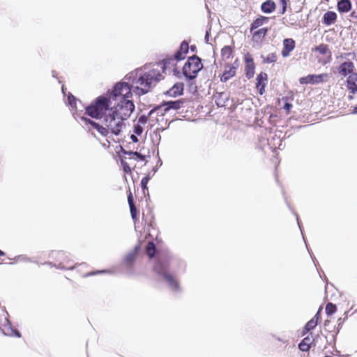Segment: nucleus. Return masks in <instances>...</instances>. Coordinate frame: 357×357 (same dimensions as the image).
Returning <instances> with one entry per match:
<instances>
[{
	"label": "nucleus",
	"instance_id": "obj_1",
	"mask_svg": "<svg viewBox=\"0 0 357 357\" xmlns=\"http://www.w3.org/2000/svg\"><path fill=\"white\" fill-rule=\"evenodd\" d=\"M109 103L107 97L99 96L96 101L86 108V113L92 118L102 119L100 125L89 119L82 117L83 127L89 130H96L100 135L106 137L111 132L119 135L126 128V121L135 109V105L127 102L124 107Z\"/></svg>",
	"mask_w": 357,
	"mask_h": 357
},
{
	"label": "nucleus",
	"instance_id": "obj_2",
	"mask_svg": "<svg viewBox=\"0 0 357 357\" xmlns=\"http://www.w3.org/2000/svg\"><path fill=\"white\" fill-rule=\"evenodd\" d=\"M167 63L165 61L162 66L157 65V66L162 69L164 72ZM145 69L137 68L125 77V80L131 82L133 93L138 96L149 92L151 88L163 77L158 68H152L149 71H146Z\"/></svg>",
	"mask_w": 357,
	"mask_h": 357
},
{
	"label": "nucleus",
	"instance_id": "obj_3",
	"mask_svg": "<svg viewBox=\"0 0 357 357\" xmlns=\"http://www.w3.org/2000/svg\"><path fill=\"white\" fill-rule=\"evenodd\" d=\"M131 82L128 80H123L115 84L112 92L109 95L107 100L109 104L112 105L114 101V105L124 107L127 102L134 105L133 101L131 100L132 96V86Z\"/></svg>",
	"mask_w": 357,
	"mask_h": 357
},
{
	"label": "nucleus",
	"instance_id": "obj_4",
	"mask_svg": "<svg viewBox=\"0 0 357 357\" xmlns=\"http://www.w3.org/2000/svg\"><path fill=\"white\" fill-rule=\"evenodd\" d=\"M154 270L158 274L163 277L172 291L179 289L178 281L168 272L169 262L167 260H158L154 266Z\"/></svg>",
	"mask_w": 357,
	"mask_h": 357
},
{
	"label": "nucleus",
	"instance_id": "obj_5",
	"mask_svg": "<svg viewBox=\"0 0 357 357\" xmlns=\"http://www.w3.org/2000/svg\"><path fill=\"white\" fill-rule=\"evenodd\" d=\"M203 68L201 59L196 55L188 58L183 68V73L189 79L195 78Z\"/></svg>",
	"mask_w": 357,
	"mask_h": 357
},
{
	"label": "nucleus",
	"instance_id": "obj_6",
	"mask_svg": "<svg viewBox=\"0 0 357 357\" xmlns=\"http://www.w3.org/2000/svg\"><path fill=\"white\" fill-rule=\"evenodd\" d=\"M328 78L329 75L327 73H322L319 75H309L307 76L300 78L299 82L302 84H318L327 82Z\"/></svg>",
	"mask_w": 357,
	"mask_h": 357
},
{
	"label": "nucleus",
	"instance_id": "obj_7",
	"mask_svg": "<svg viewBox=\"0 0 357 357\" xmlns=\"http://www.w3.org/2000/svg\"><path fill=\"white\" fill-rule=\"evenodd\" d=\"M1 328L3 335L6 336H15L17 337H21L20 333L17 329L13 328L8 318L4 319L3 322L1 324Z\"/></svg>",
	"mask_w": 357,
	"mask_h": 357
},
{
	"label": "nucleus",
	"instance_id": "obj_8",
	"mask_svg": "<svg viewBox=\"0 0 357 357\" xmlns=\"http://www.w3.org/2000/svg\"><path fill=\"white\" fill-rule=\"evenodd\" d=\"M245 61L246 76L248 79H250L253 77L255 68L253 59L250 54L245 55Z\"/></svg>",
	"mask_w": 357,
	"mask_h": 357
},
{
	"label": "nucleus",
	"instance_id": "obj_9",
	"mask_svg": "<svg viewBox=\"0 0 357 357\" xmlns=\"http://www.w3.org/2000/svg\"><path fill=\"white\" fill-rule=\"evenodd\" d=\"M354 68L355 67L353 62L345 61L338 68V73H340V75L346 77L349 74L351 75L352 73H354Z\"/></svg>",
	"mask_w": 357,
	"mask_h": 357
},
{
	"label": "nucleus",
	"instance_id": "obj_10",
	"mask_svg": "<svg viewBox=\"0 0 357 357\" xmlns=\"http://www.w3.org/2000/svg\"><path fill=\"white\" fill-rule=\"evenodd\" d=\"M295 47V41L292 38H286L283 40V49L282 50V55L283 57H287L290 52Z\"/></svg>",
	"mask_w": 357,
	"mask_h": 357
},
{
	"label": "nucleus",
	"instance_id": "obj_11",
	"mask_svg": "<svg viewBox=\"0 0 357 357\" xmlns=\"http://www.w3.org/2000/svg\"><path fill=\"white\" fill-rule=\"evenodd\" d=\"M267 81V74L265 73H261L257 78V88L258 89L259 93L262 95L265 90V86Z\"/></svg>",
	"mask_w": 357,
	"mask_h": 357
},
{
	"label": "nucleus",
	"instance_id": "obj_12",
	"mask_svg": "<svg viewBox=\"0 0 357 357\" xmlns=\"http://www.w3.org/2000/svg\"><path fill=\"white\" fill-rule=\"evenodd\" d=\"M347 88L351 93L357 91V73L349 75L347 79Z\"/></svg>",
	"mask_w": 357,
	"mask_h": 357
},
{
	"label": "nucleus",
	"instance_id": "obj_13",
	"mask_svg": "<svg viewBox=\"0 0 357 357\" xmlns=\"http://www.w3.org/2000/svg\"><path fill=\"white\" fill-rule=\"evenodd\" d=\"M188 43L185 41L181 43L178 51L175 54L177 60H182L185 58V54L188 52Z\"/></svg>",
	"mask_w": 357,
	"mask_h": 357
},
{
	"label": "nucleus",
	"instance_id": "obj_14",
	"mask_svg": "<svg viewBox=\"0 0 357 357\" xmlns=\"http://www.w3.org/2000/svg\"><path fill=\"white\" fill-rule=\"evenodd\" d=\"M183 91V84L182 83H176L167 91V94L169 96L176 97L182 94Z\"/></svg>",
	"mask_w": 357,
	"mask_h": 357
},
{
	"label": "nucleus",
	"instance_id": "obj_15",
	"mask_svg": "<svg viewBox=\"0 0 357 357\" xmlns=\"http://www.w3.org/2000/svg\"><path fill=\"white\" fill-rule=\"evenodd\" d=\"M183 104V101L182 100H178L175 101H167L164 103V106H165V111L168 112L170 109H180Z\"/></svg>",
	"mask_w": 357,
	"mask_h": 357
},
{
	"label": "nucleus",
	"instance_id": "obj_16",
	"mask_svg": "<svg viewBox=\"0 0 357 357\" xmlns=\"http://www.w3.org/2000/svg\"><path fill=\"white\" fill-rule=\"evenodd\" d=\"M236 74V68L227 66L225 70L220 79L223 82H226L229 79L234 77Z\"/></svg>",
	"mask_w": 357,
	"mask_h": 357
},
{
	"label": "nucleus",
	"instance_id": "obj_17",
	"mask_svg": "<svg viewBox=\"0 0 357 357\" xmlns=\"http://www.w3.org/2000/svg\"><path fill=\"white\" fill-rule=\"evenodd\" d=\"M351 8L350 0H340L337 3V10L341 13H347Z\"/></svg>",
	"mask_w": 357,
	"mask_h": 357
},
{
	"label": "nucleus",
	"instance_id": "obj_18",
	"mask_svg": "<svg viewBox=\"0 0 357 357\" xmlns=\"http://www.w3.org/2000/svg\"><path fill=\"white\" fill-rule=\"evenodd\" d=\"M337 18V15L335 12L328 11L324 15L323 22L326 25H331L333 24Z\"/></svg>",
	"mask_w": 357,
	"mask_h": 357
},
{
	"label": "nucleus",
	"instance_id": "obj_19",
	"mask_svg": "<svg viewBox=\"0 0 357 357\" xmlns=\"http://www.w3.org/2000/svg\"><path fill=\"white\" fill-rule=\"evenodd\" d=\"M261 9L264 13H271L275 9V4L273 1L268 0L261 4Z\"/></svg>",
	"mask_w": 357,
	"mask_h": 357
},
{
	"label": "nucleus",
	"instance_id": "obj_20",
	"mask_svg": "<svg viewBox=\"0 0 357 357\" xmlns=\"http://www.w3.org/2000/svg\"><path fill=\"white\" fill-rule=\"evenodd\" d=\"M267 29L266 28H261L253 33L252 35V39L255 42H259L261 41L264 36L266 35L267 33Z\"/></svg>",
	"mask_w": 357,
	"mask_h": 357
},
{
	"label": "nucleus",
	"instance_id": "obj_21",
	"mask_svg": "<svg viewBox=\"0 0 357 357\" xmlns=\"http://www.w3.org/2000/svg\"><path fill=\"white\" fill-rule=\"evenodd\" d=\"M268 17H261L256 19L251 24L250 31H253L255 29L263 25L265 22H268Z\"/></svg>",
	"mask_w": 357,
	"mask_h": 357
},
{
	"label": "nucleus",
	"instance_id": "obj_22",
	"mask_svg": "<svg viewBox=\"0 0 357 357\" xmlns=\"http://www.w3.org/2000/svg\"><path fill=\"white\" fill-rule=\"evenodd\" d=\"M137 247L135 248L134 250H132L126 255L124 258V261L127 265H131L135 260L137 256Z\"/></svg>",
	"mask_w": 357,
	"mask_h": 357
},
{
	"label": "nucleus",
	"instance_id": "obj_23",
	"mask_svg": "<svg viewBox=\"0 0 357 357\" xmlns=\"http://www.w3.org/2000/svg\"><path fill=\"white\" fill-rule=\"evenodd\" d=\"M312 340L309 337H305L301 342L298 344V348L303 351H307L310 348Z\"/></svg>",
	"mask_w": 357,
	"mask_h": 357
},
{
	"label": "nucleus",
	"instance_id": "obj_24",
	"mask_svg": "<svg viewBox=\"0 0 357 357\" xmlns=\"http://www.w3.org/2000/svg\"><path fill=\"white\" fill-rule=\"evenodd\" d=\"M317 325V320H315L314 318L310 319L305 326L304 331L308 332L316 327Z\"/></svg>",
	"mask_w": 357,
	"mask_h": 357
},
{
	"label": "nucleus",
	"instance_id": "obj_25",
	"mask_svg": "<svg viewBox=\"0 0 357 357\" xmlns=\"http://www.w3.org/2000/svg\"><path fill=\"white\" fill-rule=\"evenodd\" d=\"M278 59V56L275 53L269 54L266 57L264 58V62L271 63H275Z\"/></svg>",
	"mask_w": 357,
	"mask_h": 357
},
{
	"label": "nucleus",
	"instance_id": "obj_26",
	"mask_svg": "<svg viewBox=\"0 0 357 357\" xmlns=\"http://www.w3.org/2000/svg\"><path fill=\"white\" fill-rule=\"evenodd\" d=\"M146 253L150 257H153L155 255V245L152 242H149L146 246Z\"/></svg>",
	"mask_w": 357,
	"mask_h": 357
},
{
	"label": "nucleus",
	"instance_id": "obj_27",
	"mask_svg": "<svg viewBox=\"0 0 357 357\" xmlns=\"http://www.w3.org/2000/svg\"><path fill=\"white\" fill-rule=\"evenodd\" d=\"M336 309L335 305L328 303L326 306V312L328 315H331L335 312Z\"/></svg>",
	"mask_w": 357,
	"mask_h": 357
},
{
	"label": "nucleus",
	"instance_id": "obj_28",
	"mask_svg": "<svg viewBox=\"0 0 357 357\" xmlns=\"http://www.w3.org/2000/svg\"><path fill=\"white\" fill-rule=\"evenodd\" d=\"M68 104L71 106L72 108H75V109H77V100L76 98L72 95L70 94L68 97Z\"/></svg>",
	"mask_w": 357,
	"mask_h": 357
},
{
	"label": "nucleus",
	"instance_id": "obj_29",
	"mask_svg": "<svg viewBox=\"0 0 357 357\" xmlns=\"http://www.w3.org/2000/svg\"><path fill=\"white\" fill-rule=\"evenodd\" d=\"M328 47L326 45H320L316 47V51L319 52L321 54H326L328 52Z\"/></svg>",
	"mask_w": 357,
	"mask_h": 357
},
{
	"label": "nucleus",
	"instance_id": "obj_30",
	"mask_svg": "<svg viewBox=\"0 0 357 357\" xmlns=\"http://www.w3.org/2000/svg\"><path fill=\"white\" fill-rule=\"evenodd\" d=\"M151 179V176L149 174H148L146 176L144 177L141 181V186L144 191L145 190H147V184Z\"/></svg>",
	"mask_w": 357,
	"mask_h": 357
},
{
	"label": "nucleus",
	"instance_id": "obj_31",
	"mask_svg": "<svg viewBox=\"0 0 357 357\" xmlns=\"http://www.w3.org/2000/svg\"><path fill=\"white\" fill-rule=\"evenodd\" d=\"M222 54L223 56L229 58L231 54V49L229 46H225L222 49Z\"/></svg>",
	"mask_w": 357,
	"mask_h": 357
},
{
	"label": "nucleus",
	"instance_id": "obj_32",
	"mask_svg": "<svg viewBox=\"0 0 357 357\" xmlns=\"http://www.w3.org/2000/svg\"><path fill=\"white\" fill-rule=\"evenodd\" d=\"M134 132L137 135H140L142 132H143V128H142V126L140 125V124H135L134 125Z\"/></svg>",
	"mask_w": 357,
	"mask_h": 357
},
{
	"label": "nucleus",
	"instance_id": "obj_33",
	"mask_svg": "<svg viewBox=\"0 0 357 357\" xmlns=\"http://www.w3.org/2000/svg\"><path fill=\"white\" fill-rule=\"evenodd\" d=\"M126 153L130 155H133L136 156L137 158L140 160H144L145 158H146L145 155H142L141 153H139L138 152H132V151H130V152H126Z\"/></svg>",
	"mask_w": 357,
	"mask_h": 357
},
{
	"label": "nucleus",
	"instance_id": "obj_34",
	"mask_svg": "<svg viewBox=\"0 0 357 357\" xmlns=\"http://www.w3.org/2000/svg\"><path fill=\"white\" fill-rule=\"evenodd\" d=\"M148 121V116L145 115H142L139 117L137 123L142 126L145 125Z\"/></svg>",
	"mask_w": 357,
	"mask_h": 357
},
{
	"label": "nucleus",
	"instance_id": "obj_35",
	"mask_svg": "<svg viewBox=\"0 0 357 357\" xmlns=\"http://www.w3.org/2000/svg\"><path fill=\"white\" fill-rule=\"evenodd\" d=\"M16 260L20 261H24V262H31V260L30 258L26 257V255H19L16 257Z\"/></svg>",
	"mask_w": 357,
	"mask_h": 357
},
{
	"label": "nucleus",
	"instance_id": "obj_36",
	"mask_svg": "<svg viewBox=\"0 0 357 357\" xmlns=\"http://www.w3.org/2000/svg\"><path fill=\"white\" fill-rule=\"evenodd\" d=\"M130 209L131 216L133 219H135L137 215V209L135 206H130Z\"/></svg>",
	"mask_w": 357,
	"mask_h": 357
},
{
	"label": "nucleus",
	"instance_id": "obj_37",
	"mask_svg": "<svg viewBox=\"0 0 357 357\" xmlns=\"http://www.w3.org/2000/svg\"><path fill=\"white\" fill-rule=\"evenodd\" d=\"M128 201L129 206H135L131 194H130V195L128 196Z\"/></svg>",
	"mask_w": 357,
	"mask_h": 357
},
{
	"label": "nucleus",
	"instance_id": "obj_38",
	"mask_svg": "<svg viewBox=\"0 0 357 357\" xmlns=\"http://www.w3.org/2000/svg\"><path fill=\"white\" fill-rule=\"evenodd\" d=\"M281 2H282V13H284L286 10V8H287V0H280Z\"/></svg>",
	"mask_w": 357,
	"mask_h": 357
},
{
	"label": "nucleus",
	"instance_id": "obj_39",
	"mask_svg": "<svg viewBox=\"0 0 357 357\" xmlns=\"http://www.w3.org/2000/svg\"><path fill=\"white\" fill-rule=\"evenodd\" d=\"M59 268H61V269H69V270H73V269L74 268V267H73V266L66 267V266H64L62 264V263H60V264H59Z\"/></svg>",
	"mask_w": 357,
	"mask_h": 357
},
{
	"label": "nucleus",
	"instance_id": "obj_40",
	"mask_svg": "<svg viewBox=\"0 0 357 357\" xmlns=\"http://www.w3.org/2000/svg\"><path fill=\"white\" fill-rule=\"evenodd\" d=\"M291 107H292V105L290 103H286L284 106V109L288 112L291 109Z\"/></svg>",
	"mask_w": 357,
	"mask_h": 357
},
{
	"label": "nucleus",
	"instance_id": "obj_41",
	"mask_svg": "<svg viewBox=\"0 0 357 357\" xmlns=\"http://www.w3.org/2000/svg\"><path fill=\"white\" fill-rule=\"evenodd\" d=\"M106 271H98V272H92V273H89L86 274L87 276H90V275H96V274H98V273H105Z\"/></svg>",
	"mask_w": 357,
	"mask_h": 357
},
{
	"label": "nucleus",
	"instance_id": "obj_42",
	"mask_svg": "<svg viewBox=\"0 0 357 357\" xmlns=\"http://www.w3.org/2000/svg\"><path fill=\"white\" fill-rule=\"evenodd\" d=\"M130 139H132V141L133 142H138V138L137 137V136H135V135H132L130 136Z\"/></svg>",
	"mask_w": 357,
	"mask_h": 357
},
{
	"label": "nucleus",
	"instance_id": "obj_43",
	"mask_svg": "<svg viewBox=\"0 0 357 357\" xmlns=\"http://www.w3.org/2000/svg\"><path fill=\"white\" fill-rule=\"evenodd\" d=\"M123 167H124V170L128 172H130V168L127 165H123Z\"/></svg>",
	"mask_w": 357,
	"mask_h": 357
},
{
	"label": "nucleus",
	"instance_id": "obj_44",
	"mask_svg": "<svg viewBox=\"0 0 357 357\" xmlns=\"http://www.w3.org/2000/svg\"><path fill=\"white\" fill-rule=\"evenodd\" d=\"M319 311L320 310L318 311V312L315 314V316L314 317V319L315 320H317L318 321V319H319Z\"/></svg>",
	"mask_w": 357,
	"mask_h": 357
},
{
	"label": "nucleus",
	"instance_id": "obj_45",
	"mask_svg": "<svg viewBox=\"0 0 357 357\" xmlns=\"http://www.w3.org/2000/svg\"><path fill=\"white\" fill-rule=\"evenodd\" d=\"M296 215V220H297L298 227L301 229V224H300V222H299L298 216V215Z\"/></svg>",
	"mask_w": 357,
	"mask_h": 357
},
{
	"label": "nucleus",
	"instance_id": "obj_46",
	"mask_svg": "<svg viewBox=\"0 0 357 357\" xmlns=\"http://www.w3.org/2000/svg\"><path fill=\"white\" fill-rule=\"evenodd\" d=\"M337 321H338V326H340L342 324V319H339Z\"/></svg>",
	"mask_w": 357,
	"mask_h": 357
},
{
	"label": "nucleus",
	"instance_id": "obj_47",
	"mask_svg": "<svg viewBox=\"0 0 357 357\" xmlns=\"http://www.w3.org/2000/svg\"><path fill=\"white\" fill-rule=\"evenodd\" d=\"M217 105L220 107V106H223L224 105V102H217Z\"/></svg>",
	"mask_w": 357,
	"mask_h": 357
},
{
	"label": "nucleus",
	"instance_id": "obj_48",
	"mask_svg": "<svg viewBox=\"0 0 357 357\" xmlns=\"http://www.w3.org/2000/svg\"><path fill=\"white\" fill-rule=\"evenodd\" d=\"M59 258H61V257H62L63 255H64V254H63V252H59Z\"/></svg>",
	"mask_w": 357,
	"mask_h": 357
},
{
	"label": "nucleus",
	"instance_id": "obj_49",
	"mask_svg": "<svg viewBox=\"0 0 357 357\" xmlns=\"http://www.w3.org/2000/svg\"><path fill=\"white\" fill-rule=\"evenodd\" d=\"M5 254L3 251L0 250V256H3Z\"/></svg>",
	"mask_w": 357,
	"mask_h": 357
},
{
	"label": "nucleus",
	"instance_id": "obj_50",
	"mask_svg": "<svg viewBox=\"0 0 357 357\" xmlns=\"http://www.w3.org/2000/svg\"><path fill=\"white\" fill-rule=\"evenodd\" d=\"M153 112H154V111H153V109H152V110H151V111L149 112V116H151V115L153 113Z\"/></svg>",
	"mask_w": 357,
	"mask_h": 357
},
{
	"label": "nucleus",
	"instance_id": "obj_51",
	"mask_svg": "<svg viewBox=\"0 0 357 357\" xmlns=\"http://www.w3.org/2000/svg\"><path fill=\"white\" fill-rule=\"evenodd\" d=\"M52 75H53V77H56V76L55 71H52Z\"/></svg>",
	"mask_w": 357,
	"mask_h": 357
},
{
	"label": "nucleus",
	"instance_id": "obj_52",
	"mask_svg": "<svg viewBox=\"0 0 357 357\" xmlns=\"http://www.w3.org/2000/svg\"><path fill=\"white\" fill-rule=\"evenodd\" d=\"M62 91H63V93H65L64 87L63 86H62Z\"/></svg>",
	"mask_w": 357,
	"mask_h": 357
},
{
	"label": "nucleus",
	"instance_id": "obj_53",
	"mask_svg": "<svg viewBox=\"0 0 357 357\" xmlns=\"http://www.w3.org/2000/svg\"><path fill=\"white\" fill-rule=\"evenodd\" d=\"M206 38V40H207V39H208V33H206V38Z\"/></svg>",
	"mask_w": 357,
	"mask_h": 357
},
{
	"label": "nucleus",
	"instance_id": "obj_54",
	"mask_svg": "<svg viewBox=\"0 0 357 357\" xmlns=\"http://www.w3.org/2000/svg\"><path fill=\"white\" fill-rule=\"evenodd\" d=\"M351 15H352L353 17H356V15H354V13H351Z\"/></svg>",
	"mask_w": 357,
	"mask_h": 357
},
{
	"label": "nucleus",
	"instance_id": "obj_55",
	"mask_svg": "<svg viewBox=\"0 0 357 357\" xmlns=\"http://www.w3.org/2000/svg\"><path fill=\"white\" fill-rule=\"evenodd\" d=\"M351 15H352L353 17H356V15H354V13H351Z\"/></svg>",
	"mask_w": 357,
	"mask_h": 357
},
{
	"label": "nucleus",
	"instance_id": "obj_56",
	"mask_svg": "<svg viewBox=\"0 0 357 357\" xmlns=\"http://www.w3.org/2000/svg\"><path fill=\"white\" fill-rule=\"evenodd\" d=\"M325 357H332V356H325Z\"/></svg>",
	"mask_w": 357,
	"mask_h": 357
}]
</instances>
